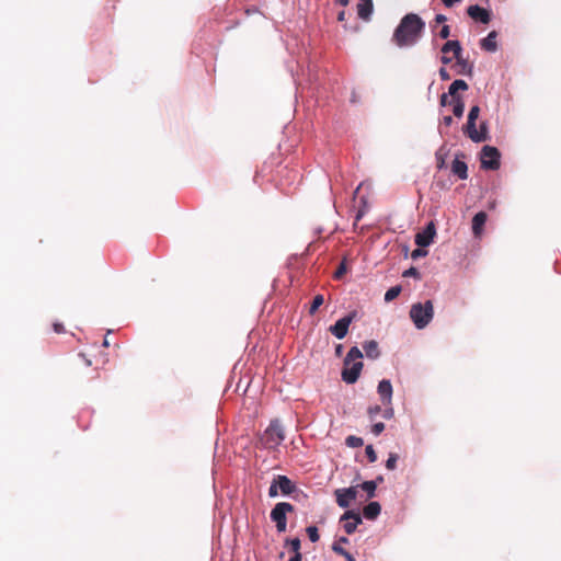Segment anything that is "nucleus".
Masks as SVG:
<instances>
[{"instance_id": "1", "label": "nucleus", "mask_w": 561, "mask_h": 561, "mask_svg": "<svg viewBox=\"0 0 561 561\" xmlns=\"http://www.w3.org/2000/svg\"><path fill=\"white\" fill-rule=\"evenodd\" d=\"M424 21L415 13L405 14L392 35V42L399 47H409L416 44L423 30Z\"/></svg>"}, {"instance_id": "2", "label": "nucleus", "mask_w": 561, "mask_h": 561, "mask_svg": "<svg viewBox=\"0 0 561 561\" xmlns=\"http://www.w3.org/2000/svg\"><path fill=\"white\" fill-rule=\"evenodd\" d=\"M362 357L363 353L357 346L351 347L344 359V367L342 370L343 381L350 385L357 381L363 369V363L360 362Z\"/></svg>"}, {"instance_id": "3", "label": "nucleus", "mask_w": 561, "mask_h": 561, "mask_svg": "<svg viewBox=\"0 0 561 561\" xmlns=\"http://www.w3.org/2000/svg\"><path fill=\"white\" fill-rule=\"evenodd\" d=\"M434 317V306L431 300L413 304L410 309V318L417 329H424Z\"/></svg>"}, {"instance_id": "4", "label": "nucleus", "mask_w": 561, "mask_h": 561, "mask_svg": "<svg viewBox=\"0 0 561 561\" xmlns=\"http://www.w3.org/2000/svg\"><path fill=\"white\" fill-rule=\"evenodd\" d=\"M284 439V427L278 420H273L261 436V443L268 449H275Z\"/></svg>"}, {"instance_id": "5", "label": "nucleus", "mask_w": 561, "mask_h": 561, "mask_svg": "<svg viewBox=\"0 0 561 561\" xmlns=\"http://www.w3.org/2000/svg\"><path fill=\"white\" fill-rule=\"evenodd\" d=\"M468 84L465 80L457 79L448 88V94L451 98L453 113L456 117H461L465 111V102L458 91H467Z\"/></svg>"}, {"instance_id": "6", "label": "nucleus", "mask_w": 561, "mask_h": 561, "mask_svg": "<svg viewBox=\"0 0 561 561\" xmlns=\"http://www.w3.org/2000/svg\"><path fill=\"white\" fill-rule=\"evenodd\" d=\"M294 512V506L287 502L277 503L271 512V519L276 524L278 533L286 531L287 527V513Z\"/></svg>"}, {"instance_id": "7", "label": "nucleus", "mask_w": 561, "mask_h": 561, "mask_svg": "<svg viewBox=\"0 0 561 561\" xmlns=\"http://www.w3.org/2000/svg\"><path fill=\"white\" fill-rule=\"evenodd\" d=\"M500 151L492 146H484L481 150V168L485 170H497L500 168Z\"/></svg>"}, {"instance_id": "8", "label": "nucleus", "mask_w": 561, "mask_h": 561, "mask_svg": "<svg viewBox=\"0 0 561 561\" xmlns=\"http://www.w3.org/2000/svg\"><path fill=\"white\" fill-rule=\"evenodd\" d=\"M356 313L352 312L341 319H339L334 325H331L329 331L339 340H342L346 336L348 332L350 324L353 322Z\"/></svg>"}, {"instance_id": "9", "label": "nucleus", "mask_w": 561, "mask_h": 561, "mask_svg": "<svg viewBox=\"0 0 561 561\" xmlns=\"http://www.w3.org/2000/svg\"><path fill=\"white\" fill-rule=\"evenodd\" d=\"M436 236V226L434 221H430L426 227L415 234V243L416 245L421 248L428 247L431 243H433L434 238Z\"/></svg>"}, {"instance_id": "10", "label": "nucleus", "mask_w": 561, "mask_h": 561, "mask_svg": "<svg viewBox=\"0 0 561 561\" xmlns=\"http://www.w3.org/2000/svg\"><path fill=\"white\" fill-rule=\"evenodd\" d=\"M336 503L340 507L346 508L351 505L357 496V486H350L345 489H336L334 491Z\"/></svg>"}, {"instance_id": "11", "label": "nucleus", "mask_w": 561, "mask_h": 561, "mask_svg": "<svg viewBox=\"0 0 561 561\" xmlns=\"http://www.w3.org/2000/svg\"><path fill=\"white\" fill-rule=\"evenodd\" d=\"M467 13L472 20L483 24H488L491 21V12L478 4L470 5L467 9Z\"/></svg>"}, {"instance_id": "12", "label": "nucleus", "mask_w": 561, "mask_h": 561, "mask_svg": "<svg viewBox=\"0 0 561 561\" xmlns=\"http://www.w3.org/2000/svg\"><path fill=\"white\" fill-rule=\"evenodd\" d=\"M342 520H346L343 527L347 535L353 534L356 530L358 524L362 523L359 514L354 511L345 512L342 516Z\"/></svg>"}, {"instance_id": "13", "label": "nucleus", "mask_w": 561, "mask_h": 561, "mask_svg": "<svg viewBox=\"0 0 561 561\" xmlns=\"http://www.w3.org/2000/svg\"><path fill=\"white\" fill-rule=\"evenodd\" d=\"M477 121H469L467 119L466 125L463 126V133L473 141V142H481L485 141L486 137L484 133H479L476 127Z\"/></svg>"}, {"instance_id": "14", "label": "nucleus", "mask_w": 561, "mask_h": 561, "mask_svg": "<svg viewBox=\"0 0 561 561\" xmlns=\"http://www.w3.org/2000/svg\"><path fill=\"white\" fill-rule=\"evenodd\" d=\"M378 393L383 405H391L392 400V386L387 379H383L378 385Z\"/></svg>"}, {"instance_id": "15", "label": "nucleus", "mask_w": 561, "mask_h": 561, "mask_svg": "<svg viewBox=\"0 0 561 561\" xmlns=\"http://www.w3.org/2000/svg\"><path fill=\"white\" fill-rule=\"evenodd\" d=\"M488 215L484 211L477 213L472 218V232L476 237L482 233L483 227L486 222Z\"/></svg>"}, {"instance_id": "16", "label": "nucleus", "mask_w": 561, "mask_h": 561, "mask_svg": "<svg viewBox=\"0 0 561 561\" xmlns=\"http://www.w3.org/2000/svg\"><path fill=\"white\" fill-rule=\"evenodd\" d=\"M276 482L278 483L279 491L284 495H289L296 491V485L293 483V481L286 477V476H277Z\"/></svg>"}, {"instance_id": "17", "label": "nucleus", "mask_w": 561, "mask_h": 561, "mask_svg": "<svg viewBox=\"0 0 561 561\" xmlns=\"http://www.w3.org/2000/svg\"><path fill=\"white\" fill-rule=\"evenodd\" d=\"M373 0H359L357 4V14L360 19L368 21L373 13Z\"/></svg>"}, {"instance_id": "18", "label": "nucleus", "mask_w": 561, "mask_h": 561, "mask_svg": "<svg viewBox=\"0 0 561 561\" xmlns=\"http://www.w3.org/2000/svg\"><path fill=\"white\" fill-rule=\"evenodd\" d=\"M451 172L457 175L461 180H466L468 178V167L467 163L460 160L458 157L451 163Z\"/></svg>"}, {"instance_id": "19", "label": "nucleus", "mask_w": 561, "mask_h": 561, "mask_svg": "<svg viewBox=\"0 0 561 561\" xmlns=\"http://www.w3.org/2000/svg\"><path fill=\"white\" fill-rule=\"evenodd\" d=\"M442 53H453L454 58L456 59L459 57V55H461L462 48L459 41H447L442 47Z\"/></svg>"}, {"instance_id": "20", "label": "nucleus", "mask_w": 561, "mask_h": 561, "mask_svg": "<svg viewBox=\"0 0 561 561\" xmlns=\"http://www.w3.org/2000/svg\"><path fill=\"white\" fill-rule=\"evenodd\" d=\"M380 511L381 506L378 502H370L364 507L363 514L365 518L374 520L380 514Z\"/></svg>"}, {"instance_id": "21", "label": "nucleus", "mask_w": 561, "mask_h": 561, "mask_svg": "<svg viewBox=\"0 0 561 561\" xmlns=\"http://www.w3.org/2000/svg\"><path fill=\"white\" fill-rule=\"evenodd\" d=\"M496 36L497 33L495 31L490 32L488 36L481 41V48L486 51H495L497 49Z\"/></svg>"}, {"instance_id": "22", "label": "nucleus", "mask_w": 561, "mask_h": 561, "mask_svg": "<svg viewBox=\"0 0 561 561\" xmlns=\"http://www.w3.org/2000/svg\"><path fill=\"white\" fill-rule=\"evenodd\" d=\"M363 348L368 358L376 359L380 355L378 343L374 340L365 342Z\"/></svg>"}, {"instance_id": "23", "label": "nucleus", "mask_w": 561, "mask_h": 561, "mask_svg": "<svg viewBox=\"0 0 561 561\" xmlns=\"http://www.w3.org/2000/svg\"><path fill=\"white\" fill-rule=\"evenodd\" d=\"M456 61L457 66L459 67V70L457 71L458 75L471 76L473 67L471 64H469L468 60H465L463 58H461V55H459V57L456 58Z\"/></svg>"}, {"instance_id": "24", "label": "nucleus", "mask_w": 561, "mask_h": 561, "mask_svg": "<svg viewBox=\"0 0 561 561\" xmlns=\"http://www.w3.org/2000/svg\"><path fill=\"white\" fill-rule=\"evenodd\" d=\"M357 488H360L362 490L366 491L368 494V497L375 496V491L377 488V481H365L362 484L357 485Z\"/></svg>"}, {"instance_id": "25", "label": "nucleus", "mask_w": 561, "mask_h": 561, "mask_svg": "<svg viewBox=\"0 0 561 561\" xmlns=\"http://www.w3.org/2000/svg\"><path fill=\"white\" fill-rule=\"evenodd\" d=\"M401 293L400 286H393L389 288L385 294V301L389 302L396 299Z\"/></svg>"}, {"instance_id": "26", "label": "nucleus", "mask_w": 561, "mask_h": 561, "mask_svg": "<svg viewBox=\"0 0 561 561\" xmlns=\"http://www.w3.org/2000/svg\"><path fill=\"white\" fill-rule=\"evenodd\" d=\"M324 302V298L322 295H316L313 297V300L311 302V306H310V309H309V313L310 314H314L317 312V310L320 308V306H322V304Z\"/></svg>"}, {"instance_id": "27", "label": "nucleus", "mask_w": 561, "mask_h": 561, "mask_svg": "<svg viewBox=\"0 0 561 561\" xmlns=\"http://www.w3.org/2000/svg\"><path fill=\"white\" fill-rule=\"evenodd\" d=\"M345 443L348 447H352V448H358L364 445L363 438L354 436V435L346 437Z\"/></svg>"}, {"instance_id": "28", "label": "nucleus", "mask_w": 561, "mask_h": 561, "mask_svg": "<svg viewBox=\"0 0 561 561\" xmlns=\"http://www.w3.org/2000/svg\"><path fill=\"white\" fill-rule=\"evenodd\" d=\"M333 551L343 556L347 561H355L354 557L343 549L339 543H334L332 547Z\"/></svg>"}, {"instance_id": "29", "label": "nucleus", "mask_w": 561, "mask_h": 561, "mask_svg": "<svg viewBox=\"0 0 561 561\" xmlns=\"http://www.w3.org/2000/svg\"><path fill=\"white\" fill-rule=\"evenodd\" d=\"M307 535L312 542H317L320 538L318 528L316 526H309L306 529Z\"/></svg>"}, {"instance_id": "30", "label": "nucleus", "mask_w": 561, "mask_h": 561, "mask_svg": "<svg viewBox=\"0 0 561 561\" xmlns=\"http://www.w3.org/2000/svg\"><path fill=\"white\" fill-rule=\"evenodd\" d=\"M397 461H398V455L394 453H390L389 457L386 461V468L388 470H394L397 467Z\"/></svg>"}, {"instance_id": "31", "label": "nucleus", "mask_w": 561, "mask_h": 561, "mask_svg": "<svg viewBox=\"0 0 561 561\" xmlns=\"http://www.w3.org/2000/svg\"><path fill=\"white\" fill-rule=\"evenodd\" d=\"M287 543L289 545V547L294 553L300 552L301 542H300L299 538L288 539Z\"/></svg>"}, {"instance_id": "32", "label": "nucleus", "mask_w": 561, "mask_h": 561, "mask_svg": "<svg viewBox=\"0 0 561 561\" xmlns=\"http://www.w3.org/2000/svg\"><path fill=\"white\" fill-rule=\"evenodd\" d=\"M365 453L370 462H375L377 460V454L371 445L366 446Z\"/></svg>"}, {"instance_id": "33", "label": "nucleus", "mask_w": 561, "mask_h": 561, "mask_svg": "<svg viewBox=\"0 0 561 561\" xmlns=\"http://www.w3.org/2000/svg\"><path fill=\"white\" fill-rule=\"evenodd\" d=\"M480 114V107L478 105H473L468 114L469 121H477Z\"/></svg>"}, {"instance_id": "34", "label": "nucleus", "mask_w": 561, "mask_h": 561, "mask_svg": "<svg viewBox=\"0 0 561 561\" xmlns=\"http://www.w3.org/2000/svg\"><path fill=\"white\" fill-rule=\"evenodd\" d=\"M346 273V264L345 262H341V264L339 265V267L336 268L335 273H334V278L336 279H340L342 278V276Z\"/></svg>"}, {"instance_id": "35", "label": "nucleus", "mask_w": 561, "mask_h": 561, "mask_svg": "<svg viewBox=\"0 0 561 561\" xmlns=\"http://www.w3.org/2000/svg\"><path fill=\"white\" fill-rule=\"evenodd\" d=\"M278 490H279L278 483L276 482V479H274L272 484L270 485L268 495L271 497L277 496L278 495Z\"/></svg>"}, {"instance_id": "36", "label": "nucleus", "mask_w": 561, "mask_h": 561, "mask_svg": "<svg viewBox=\"0 0 561 561\" xmlns=\"http://www.w3.org/2000/svg\"><path fill=\"white\" fill-rule=\"evenodd\" d=\"M385 430V424L382 422L375 423L371 427V432L374 435H380Z\"/></svg>"}, {"instance_id": "37", "label": "nucleus", "mask_w": 561, "mask_h": 561, "mask_svg": "<svg viewBox=\"0 0 561 561\" xmlns=\"http://www.w3.org/2000/svg\"><path fill=\"white\" fill-rule=\"evenodd\" d=\"M403 276L404 277L412 276V277H415V278H420V272L415 267H410L409 270H407L403 273Z\"/></svg>"}, {"instance_id": "38", "label": "nucleus", "mask_w": 561, "mask_h": 561, "mask_svg": "<svg viewBox=\"0 0 561 561\" xmlns=\"http://www.w3.org/2000/svg\"><path fill=\"white\" fill-rule=\"evenodd\" d=\"M438 35L440 38H444V39L448 38L450 35V27L448 25H443Z\"/></svg>"}, {"instance_id": "39", "label": "nucleus", "mask_w": 561, "mask_h": 561, "mask_svg": "<svg viewBox=\"0 0 561 561\" xmlns=\"http://www.w3.org/2000/svg\"><path fill=\"white\" fill-rule=\"evenodd\" d=\"M381 412L380 405H374L368 408V414L370 417H375L377 414Z\"/></svg>"}, {"instance_id": "40", "label": "nucleus", "mask_w": 561, "mask_h": 561, "mask_svg": "<svg viewBox=\"0 0 561 561\" xmlns=\"http://www.w3.org/2000/svg\"><path fill=\"white\" fill-rule=\"evenodd\" d=\"M448 93H443L439 99L440 106L451 105V100H448Z\"/></svg>"}, {"instance_id": "41", "label": "nucleus", "mask_w": 561, "mask_h": 561, "mask_svg": "<svg viewBox=\"0 0 561 561\" xmlns=\"http://www.w3.org/2000/svg\"><path fill=\"white\" fill-rule=\"evenodd\" d=\"M427 254V251L423 250V249H415L412 251V254L411 256L413 259H416V257H420V256H425Z\"/></svg>"}, {"instance_id": "42", "label": "nucleus", "mask_w": 561, "mask_h": 561, "mask_svg": "<svg viewBox=\"0 0 561 561\" xmlns=\"http://www.w3.org/2000/svg\"><path fill=\"white\" fill-rule=\"evenodd\" d=\"M53 329H54V331H55L56 333H58V334H60V333H64V332H65V327H64V324H62V323H58V322L54 323V324H53Z\"/></svg>"}, {"instance_id": "43", "label": "nucleus", "mask_w": 561, "mask_h": 561, "mask_svg": "<svg viewBox=\"0 0 561 561\" xmlns=\"http://www.w3.org/2000/svg\"><path fill=\"white\" fill-rule=\"evenodd\" d=\"M388 408L385 409L383 411V417L385 419H391L393 416V409L389 405H387Z\"/></svg>"}, {"instance_id": "44", "label": "nucleus", "mask_w": 561, "mask_h": 561, "mask_svg": "<svg viewBox=\"0 0 561 561\" xmlns=\"http://www.w3.org/2000/svg\"><path fill=\"white\" fill-rule=\"evenodd\" d=\"M439 76H440L442 80L450 79L449 72L445 68L439 69Z\"/></svg>"}, {"instance_id": "45", "label": "nucleus", "mask_w": 561, "mask_h": 561, "mask_svg": "<svg viewBox=\"0 0 561 561\" xmlns=\"http://www.w3.org/2000/svg\"><path fill=\"white\" fill-rule=\"evenodd\" d=\"M447 21V18L444 14H437L435 16V22L437 24L445 23Z\"/></svg>"}, {"instance_id": "46", "label": "nucleus", "mask_w": 561, "mask_h": 561, "mask_svg": "<svg viewBox=\"0 0 561 561\" xmlns=\"http://www.w3.org/2000/svg\"><path fill=\"white\" fill-rule=\"evenodd\" d=\"M461 0H442V2L447 7L451 8L455 3L460 2Z\"/></svg>"}, {"instance_id": "47", "label": "nucleus", "mask_w": 561, "mask_h": 561, "mask_svg": "<svg viewBox=\"0 0 561 561\" xmlns=\"http://www.w3.org/2000/svg\"><path fill=\"white\" fill-rule=\"evenodd\" d=\"M479 133H484L485 137L488 138V127H486V123L485 122H482L481 125H480V130H478Z\"/></svg>"}, {"instance_id": "48", "label": "nucleus", "mask_w": 561, "mask_h": 561, "mask_svg": "<svg viewBox=\"0 0 561 561\" xmlns=\"http://www.w3.org/2000/svg\"><path fill=\"white\" fill-rule=\"evenodd\" d=\"M443 124H444L445 126H450V125L453 124V117H451V116H445V117L443 118Z\"/></svg>"}, {"instance_id": "49", "label": "nucleus", "mask_w": 561, "mask_h": 561, "mask_svg": "<svg viewBox=\"0 0 561 561\" xmlns=\"http://www.w3.org/2000/svg\"><path fill=\"white\" fill-rule=\"evenodd\" d=\"M302 557L300 552L294 553V556L288 561H301Z\"/></svg>"}, {"instance_id": "50", "label": "nucleus", "mask_w": 561, "mask_h": 561, "mask_svg": "<svg viewBox=\"0 0 561 561\" xmlns=\"http://www.w3.org/2000/svg\"><path fill=\"white\" fill-rule=\"evenodd\" d=\"M442 62H443L444 65L450 64V62H451V58H450V57H448V56H447V54H444V55L442 56Z\"/></svg>"}, {"instance_id": "51", "label": "nucleus", "mask_w": 561, "mask_h": 561, "mask_svg": "<svg viewBox=\"0 0 561 561\" xmlns=\"http://www.w3.org/2000/svg\"><path fill=\"white\" fill-rule=\"evenodd\" d=\"M342 352H343V346L341 344L336 345L335 347V354L337 356H341L342 355Z\"/></svg>"}, {"instance_id": "52", "label": "nucleus", "mask_w": 561, "mask_h": 561, "mask_svg": "<svg viewBox=\"0 0 561 561\" xmlns=\"http://www.w3.org/2000/svg\"><path fill=\"white\" fill-rule=\"evenodd\" d=\"M341 5H347L350 0H335Z\"/></svg>"}, {"instance_id": "53", "label": "nucleus", "mask_w": 561, "mask_h": 561, "mask_svg": "<svg viewBox=\"0 0 561 561\" xmlns=\"http://www.w3.org/2000/svg\"><path fill=\"white\" fill-rule=\"evenodd\" d=\"M339 541L342 542V543H347L348 539L346 537H342V538H340Z\"/></svg>"}, {"instance_id": "54", "label": "nucleus", "mask_w": 561, "mask_h": 561, "mask_svg": "<svg viewBox=\"0 0 561 561\" xmlns=\"http://www.w3.org/2000/svg\"><path fill=\"white\" fill-rule=\"evenodd\" d=\"M339 20H340V21L344 20V12H341V13L339 14Z\"/></svg>"}, {"instance_id": "55", "label": "nucleus", "mask_w": 561, "mask_h": 561, "mask_svg": "<svg viewBox=\"0 0 561 561\" xmlns=\"http://www.w3.org/2000/svg\"><path fill=\"white\" fill-rule=\"evenodd\" d=\"M382 480H383L382 477H378L376 481L378 483V482H382Z\"/></svg>"}]
</instances>
